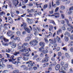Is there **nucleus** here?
Returning a JSON list of instances; mask_svg holds the SVG:
<instances>
[{
    "label": "nucleus",
    "mask_w": 73,
    "mask_h": 73,
    "mask_svg": "<svg viewBox=\"0 0 73 73\" xmlns=\"http://www.w3.org/2000/svg\"><path fill=\"white\" fill-rule=\"evenodd\" d=\"M24 50L25 52V56L26 57H28L29 56V54L28 53H29V51H28V49H26L25 48H23L22 50H19V52H23Z\"/></svg>",
    "instance_id": "obj_1"
},
{
    "label": "nucleus",
    "mask_w": 73,
    "mask_h": 73,
    "mask_svg": "<svg viewBox=\"0 0 73 73\" xmlns=\"http://www.w3.org/2000/svg\"><path fill=\"white\" fill-rule=\"evenodd\" d=\"M38 43V42L36 40H34L30 42V44L31 46L33 47L36 45V44Z\"/></svg>",
    "instance_id": "obj_2"
},
{
    "label": "nucleus",
    "mask_w": 73,
    "mask_h": 73,
    "mask_svg": "<svg viewBox=\"0 0 73 73\" xmlns=\"http://www.w3.org/2000/svg\"><path fill=\"white\" fill-rule=\"evenodd\" d=\"M48 55L47 54H45V57L42 60V62L43 63H45V62H47L49 61V57L48 56Z\"/></svg>",
    "instance_id": "obj_3"
},
{
    "label": "nucleus",
    "mask_w": 73,
    "mask_h": 73,
    "mask_svg": "<svg viewBox=\"0 0 73 73\" xmlns=\"http://www.w3.org/2000/svg\"><path fill=\"white\" fill-rule=\"evenodd\" d=\"M3 41L5 42L3 43V45L4 46H8V44L9 43V39H8L6 38H3Z\"/></svg>",
    "instance_id": "obj_4"
},
{
    "label": "nucleus",
    "mask_w": 73,
    "mask_h": 73,
    "mask_svg": "<svg viewBox=\"0 0 73 73\" xmlns=\"http://www.w3.org/2000/svg\"><path fill=\"white\" fill-rule=\"evenodd\" d=\"M32 62V61H29L26 62V64H29L28 65V67H29L30 68H32V67L33 66V64H35V63L34 62Z\"/></svg>",
    "instance_id": "obj_5"
},
{
    "label": "nucleus",
    "mask_w": 73,
    "mask_h": 73,
    "mask_svg": "<svg viewBox=\"0 0 73 73\" xmlns=\"http://www.w3.org/2000/svg\"><path fill=\"white\" fill-rule=\"evenodd\" d=\"M56 42L59 43H61L62 42L61 40V38L58 37V36H57L56 37L54 38V42Z\"/></svg>",
    "instance_id": "obj_6"
},
{
    "label": "nucleus",
    "mask_w": 73,
    "mask_h": 73,
    "mask_svg": "<svg viewBox=\"0 0 73 73\" xmlns=\"http://www.w3.org/2000/svg\"><path fill=\"white\" fill-rule=\"evenodd\" d=\"M4 58H2L0 59L1 61L0 62V69H1V68H4L5 67V64L3 63V61H4Z\"/></svg>",
    "instance_id": "obj_7"
},
{
    "label": "nucleus",
    "mask_w": 73,
    "mask_h": 73,
    "mask_svg": "<svg viewBox=\"0 0 73 73\" xmlns=\"http://www.w3.org/2000/svg\"><path fill=\"white\" fill-rule=\"evenodd\" d=\"M54 15H48V16H55V18L60 17V13H54Z\"/></svg>",
    "instance_id": "obj_8"
},
{
    "label": "nucleus",
    "mask_w": 73,
    "mask_h": 73,
    "mask_svg": "<svg viewBox=\"0 0 73 73\" xmlns=\"http://www.w3.org/2000/svg\"><path fill=\"white\" fill-rule=\"evenodd\" d=\"M14 57H15V56L14 55H12L11 56V58H12V59H8V60L9 61V62H11L13 64V61L12 60H13V61H15V60H16V58H15V59H14Z\"/></svg>",
    "instance_id": "obj_9"
},
{
    "label": "nucleus",
    "mask_w": 73,
    "mask_h": 73,
    "mask_svg": "<svg viewBox=\"0 0 73 73\" xmlns=\"http://www.w3.org/2000/svg\"><path fill=\"white\" fill-rule=\"evenodd\" d=\"M8 22L10 24H12L13 23V20L11 17H8Z\"/></svg>",
    "instance_id": "obj_10"
},
{
    "label": "nucleus",
    "mask_w": 73,
    "mask_h": 73,
    "mask_svg": "<svg viewBox=\"0 0 73 73\" xmlns=\"http://www.w3.org/2000/svg\"><path fill=\"white\" fill-rule=\"evenodd\" d=\"M39 45L40 46L44 48L45 46V43L43 42H40L39 43Z\"/></svg>",
    "instance_id": "obj_11"
},
{
    "label": "nucleus",
    "mask_w": 73,
    "mask_h": 73,
    "mask_svg": "<svg viewBox=\"0 0 73 73\" xmlns=\"http://www.w3.org/2000/svg\"><path fill=\"white\" fill-rule=\"evenodd\" d=\"M31 35L29 34L28 35V36L25 39V41H28L29 39H31Z\"/></svg>",
    "instance_id": "obj_12"
},
{
    "label": "nucleus",
    "mask_w": 73,
    "mask_h": 73,
    "mask_svg": "<svg viewBox=\"0 0 73 73\" xmlns=\"http://www.w3.org/2000/svg\"><path fill=\"white\" fill-rule=\"evenodd\" d=\"M24 29H25V31L26 32H28V33H29L31 32V30H30V29L28 27H27L24 28Z\"/></svg>",
    "instance_id": "obj_13"
},
{
    "label": "nucleus",
    "mask_w": 73,
    "mask_h": 73,
    "mask_svg": "<svg viewBox=\"0 0 73 73\" xmlns=\"http://www.w3.org/2000/svg\"><path fill=\"white\" fill-rule=\"evenodd\" d=\"M62 30L60 29H58V31H57V35H59L61 34V33H62Z\"/></svg>",
    "instance_id": "obj_14"
},
{
    "label": "nucleus",
    "mask_w": 73,
    "mask_h": 73,
    "mask_svg": "<svg viewBox=\"0 0 73 73\" xmlns=\"http://www.w3.org/2000/svg\"><path fill=\"white\" fill-rule=\"evenodd\" d=\"M60 65L59 64H58L55 67V69L56 70H59V69H60Z\"/></svg>",
    "instance_id": "obj_15"
},
{
    "label": "nucleus",
    "mask_w": 73,
    "mask_h": 73,
    "mask_svg": "<svg viewBox=\"0 0 73 73\" xmlns=\"http://www.w3.org/2000/svg\"><path fill=\"white\" fill-rule=\"evenodd\" d=\"M42 52L43 53V54H46V53H48V50L47 49L43 50L42 51Z\"/></svg>",
    "instance_id": "obj_16"
},
{
    "label": "nucleus",
    "mask_w": 73,
    "mask_h": 73,
    "mask_svg": "<svg viewBox=\"0 0 73 73\" xmlns=\"http://www.w3.org/2000/svg\"><path fill=\"white\" fill-rule=\"evenodd\" d=\"M22 67L23 68V70H28V67L26 66L25 65H22Z\"/></svg>",
    "instance_id": "obj_17"
},
{
    "label": "nucleus",
    "mask_w": 73,
    "mask_h": 73,
    "mask_svg": "<svg viewBox=\"0 0 73 73\" xmlns=\"http://www.w3.org/2000/svg\"><path fill=\"white\" fill-rule=\"evenodd\" d=\"M64 35L65 36H68V37H70V34L68 32L66 31L64 34Z\"/></svg>",
    "instance_id": "obj_18"
},
{
    "label": "nucleus",
    "mask_w": 73,
    "mask_h": 73,
    "mask_svg": "<svg viewBox=\"0 0 73 73\" xmlns=\"http://www.w3.org/2000/svg\"><path fill=\"white\" fill-rule=\"evenodd\" d=\"M28 45V43H25L23 44V45H22L23 48H25L26 47L25 46H27V45Z\"/></svg>",
    "instance_id": "obj_19"
},
{
    "label": "nucleus",
    "mask_w": 73,
    "mask_h": 73,
    "mask_svg": "<svg viewBox=\"0 0 73 73\" xmlns=\"http://www.w3.org/2000/svg\"><path fill=\"white\" fill-rule=\"evenodd\" d=\"M65 56L66 57L68 58H70V55L69 54V53L67 52L65 53Z\"/></svg>",
    "instance_id": "obj_20"
},
{
    "label": "nucleus",
    "mask_w": 73,
    "mask_h": 73,
    "mask_svg": "<svg viewBox=\"0 0 73 73\" xmlns=\"http://www.w3.org/2000/svg\"><path fill=\"white\" fill-rule=\"evenodd\" d=\"M19 54H20V53L19 52H17L16 51H15V53H14L13 54L14 56H18V55H19Z\"/></svg>",
    "instance_id": "obj_21"
},
{
    "label": "nucleus",
    "mask_w": 73,
    "mask_h": 73,
    "mask_svg": "<svg viewBox=\"0 0 73 73\" xmlns=\"http://www.w3.org/2000/svg\"><path fill=\"white\" fill-rule=\"evenodd\" d=\"M64 40L65 41L67 42V41H69V38L67 36H65L64 37Z\"/></svg>",
    "instance_id": "obj_22"
},
{
    "label": "nucleus",
    "mask_w": 73,
    "mask_h": 73,
    "mask_svg": "<svg viewBox=\"0 0 73 73\" xmlns=\"http://www.w3.org/2000/svg\"><path fill=\"white\" fill-rule=\"evenodd\" d=\"M20 63V62L17 61H15L13 62V64H16L17 65H18L19 63Z\"/></svg>",
    "instance_id": "obj_23"
},
{
    "label": "nucleus",
    "mask_w": 73,
    "mask_h": 73,
    "mask_svg": "<svg viewBox=\"0 0 73 73\" xmlns=\"http://www.w3.org/2000/svg\"><path fill=\"white\" fill-rule=\"evenodd\" d=\"M53 28V26L52 25H49V31H51L52 30Z\"/></svg>",
    "instance_id": "obj_24"
},
{
    "label": "nucleus",
    "mask_w": 73,
    "mask_h": 73,
    "mask_svg": "<svg viewBox=\"0 0 73 73\" xmlns=\"http://www.w3.org/2000/svg\"><path fill=\"white\" fill-rule=\"evenodd\" d=\"M17 59L18 61H20L22 59H23V58L21 57H17Z\"/></svg>",
    "instance_id": "obj_25"
},
{
    "label": "nucleus",
    "mask_w": 73,
    "mask_h": 73,
    "mask_svg": "<svg viewBox=\"0 0 73 73\" xmlns=\"http://www.w3.org/2000/svg\"><path fill=\"white\" fill-rule=\"evenodd\" d=\"M43 9H46L48 8V5L45 4L44 5V6L43 7Z\"/></svg>",
    "instance_id": "obj_26"
},
{
    "label": "nucleus",
    "mask_w": 73,
    "mask_h": 73,
    "mask_svg": "<svg viewBox=\"0 0 73 73\" xmlns=\"http://www.w3.org/2000/svg\"><path fill=\"white\" fill-rule=\"evenodd\" d=\"M65 20H66L67 24L68 26H69V25H71L70 24H69V20H68V19H65Z\"/></svg>",
    "instance_id": "obj_27"
},
{
    "label": "nucleus",
    "mask_w": 73,
    "mask_h": 73,
    "mask_svg": "<svg viewBox=\"0 0 73 73\" xmlns=\"http://www.w3.org/2000/svg\"><path fill=\"white\" fill-rule=\"evenodd\" d=\"M13 73H19V70H15L13 71Z\"/></svg>",
    "instance_id": "obj_28"
},
{
    "label": "nucleus",
    "mask_w": 73,
    "mask_h": 73,
    "mask_svg": "<svg viewBox=\"0 0 73 73\" xmlns=\"http://www.w3.org/2000/svg\"><path fill=\"white\" fill-rule=\"evenodd\" d=\"M38 57V55L37 54L35 55L34 56L33 58V60H35L36 58H37Z\"/></svg>",
    "instance_id": "obj_29"
},
{
    "label": "nucleus",
    "mask_w": 73,
    "mask_h": 73,
    "mask_svg": "<svg viewBox=\"0 0 73 73\" xmlns=\"http://www.w3.org/2000/svg\"><path fill=\"white\" fill-rule=\"evenodd\" d=\"M14 40H17V41H19L20 40V38L17 37H15V38H14Z\"/></svg>",
    "instance_id": "obj_30"
},
{
    "label": "nucleus",
    "mask_w": 73,
    "mask_h": 73,
    "mask_svg": "<svg viewBox=\"0 0 73 73\" xmlns=\"http://www.w3.org/2000/svg\"><path fill=\"white\" fill-rule=\"evenodd\" d=\"M32 31L34 32H35V31H37V30L36 29V28L35 27H32Z\"/></svg>",
    "instance_id": "obj_31"
},
{
    "label": "nucleus",
    "mask_w": 73,
    "mask_h": 73,
    "mask_svg": "<svg viewBox=\"0 0 73 73\" xmlns=\"http://www.w3.org/2000/svg\"><path fill=\"white\" fill-rule=\"evenodd\" d=\"M60 9L62 10L65 9V7L63 5H61L60 6Z\"/></svg>",
    "instance_id": "obj_32"
},
{
    "label": "nucleus",
    "mask_w": 73,
    "mask_h": 73,
    "mask_svg": "<svg viewBox=\"0 0 73 73\" xmlns=\"http://www.w3.org/2000/svg\"><path fill=\"white\" fill-rule=\"evenodd\" d=\"M16 44L15 43L13 44L11 46V47L12 48H16Z\"/></svg>",
    "instance_id": "obj_33"
},
{
    "label": "nucleus",
    "mask_w": 73,
    "mask_h": 73,
    "mask_svg": "<svg viewBox=\"0 0 73 73\" xmlns=\"http://www.w3.org/2000/svg\"><path fill=\"white\" fill-rule=\"evenodd\" d=\"M61 70H62V71H64L65 70H66V69H65V68L64 66H62L61 67Z\"/></svg>",
    "instance_id": "obj_34"
},
{
    "label": "nucleus",
    "mask_w": 73,
    "mask_h": 73,
    "mask_svg": "<svg viewBox=\"0 0 73 73\" xmlns=\"http://www.w3.org/2000/svg\"><path fill=\"white\" fill-rule=\"evenodd\" d=\"M5 13L3 11L1 12H0V15L1 16H3V15H5Z\"/></svg>",
    "instance_id": "obj_35"
},
{
    "label": "nucleus",
    "mask_w": 73,
    "mask_h": 73,
    "mask_svg": "<svg viewBox=\"0 0 73 73\" xmlns=\"http://www.w3.org/2000/svg\"><path fill=\"white\" fill-rule=\"evenodd\" d=\"M14 44L13 42H10L8 43V45H12Z\"/></svg>",
    "instance_id": "obj_36"
},
{
    "label": "nucleus",
    "mask_w": 73,
    "mask_h": 73,
    "mask_svg": "<svg viewBox=\"0 0 73 73\" xmlns=\"http://www.w3.org/2000/svg\"><path fill=\"white\" fill-rule=\"evenodd\" d=\"M35 11L34 9H32L31 10H29L28 11V13H32L34 12V11Z\"/></svg>",
    "instance_id": "obj_37"
},
{
    "label": "nucleus",
    "mask_w": 73,
    "mask_h": 73,
    "mask_svg": "<svg viewBox=\"0 0 73 73\" xmlns=\"http://www.w3.org/2000/svg\"><path fill=\"white\" fill-rule=\"evenodd\" d=\"M23 26H24V28H25V27H27V24H26L25 23H24V24H21V27H23Z\"/></svg>",
    "instance_id": "obj_38"
},
{
    "label": "nucleus",
    "mask_w": 73,
    "mask_h": 73,
    "mask_svg": "<svg viewBox=\"0 0 73 73\" xmlns=\"http://www.w3.org/2000/svg\"><path fill=\"white\" fill-rule=\"evenodd\" d=\"M42 49H44V47H41L39 48V50L40 51V52H42Z\"/></svg>",
    "instance_id": "obj_39"
},
{
    "label": "nucleus",
    "mask_w": 73,
    "mask_h": 73,
    "mask_svg": "<svg viewBox=\"0 0 73 73\" xmlns=\"http://www.w3.org/2000/svg\"><path fill=\"white\" fill-rule=\"evenodd\" d=\"M11 49L7 48L6 50V52H7V53H9V52H11Z\"/></svg>",
    "instance_id": "obj_40"
},
{
    "label": "nucleus",
    "mask_w": 73,
    "mask_h": 73,
    "mask_svg": "<svg viewBox=\"0 0 73 73\" xmlns=\"http://www.w3.org/2000/svg\"><path fill=\"white\" fill-rule=\"evenodd\" d=\"M61 55H62V54L61 53V52H59L58 53V57H60L61 56Z\"/></svg>",
    "instance_id": "obj_41"
},
{
    "label": "nucleus",
    "mask_w": 73,
    "mask_h": 73,
    "mask_svg": "<svg viewBox=\"0 0 73 73\" xmlns=\"http://www.w3.org/2000/svg\"><path fill=\"white\" fill-rule=\"evenodd\" d=\"M48 8L49 9H50L52 8V5H51V3H49L48 5Z\"/></svg>",
    "instance_id": "obj_42"
},
{
    "label": "nucleus",
    "mask_w": 73,
    "mask_h": 73,
    "mask_svg": "<svg viewBox=\"0 0 73 73\" xmlns=\"http://www.w3.org/2000/svg\"><path fill=\"white\" fill-rule=\"evenodd\" d=\"M23 60H25V61H27L28 60V57H23Z\"/></svg>",
    "instance_id": "obj_43"
},
{
    "label": "nucleus",
    "mask_w": 73,
    "mask_h": 73,
    "mask_svg": "<svg viewBox=\"0 0 73 73\" xmlns=\"http://www.w3.org/2000/svg\"><path fill=\"white\" fill-rule=\"evenodd\" d=\"M16 33L17 34L18 36H20V34H21V33L19 31H17Z\"/></svg>",
    "instance_id": "obj_44"
},
{
    "label": "nucleus",
    "mask_w": 73,
    "mask_h": 73,
    "mask_svg": "<svg viewBox=\"0 0 73 73\" xmlns=\"http://www.w3.org/2000/svg\"><path fill=\"white\" fill-rule=\"evenodd\" d=\"M28 5L29 7H32V6H33V3H30L29 4H28Z\"/></svg>",
    "instance_id": "obj_45"
},
{
    "label": "nucleus",
    "mask_w": 73,
    "mask_h": 73,
    "mask_svg": "<svg viewBox=\"0 0 73 73\" xmlns=\"http://www.w3.org/2000/svg\"><path fill=\"white\" fill-rule=\"evenodd\" d=\"M11 16L12 17H14L15 16V14L13 12L11 13Z\"/></svg>",
    "instance_id": "obj_46"
},
{
    "label": "nucleus",
    "mask_w": 73,
    "mask_h": 73,
    "mask_svg": "<svg viewBox=\"0 0 73 73\" xmlns=\"http://www.w3.org/2000/svg\"><path fill=\"white\" fill-rule=\"evenodd\" d=\"M40 60H41V58H39L36 59V60L38 62L40 61Z\"/></svg>",
    "instance_id": "obj_47"
},
{
    "label": "nucleus",
    "mask_w": 73,
    "mask_h": 73,
    "mask_svg": "<svg viewBox=\"0 0 73 73\" xmlns=\"http://www.w3.org/2000/svg\"><path fill=\"white\" fill-rule=\"evenodd\" d=\"M23 49V46H19L18 48V49Z\"/></svg>",
    "instance_id": "obj_48"
},
{
    "label": "nucleus",
    "mask_w": 73,
    "mask_h": 73,
    "mask_svg": "<svg viewBox=\"0 0 73 73\" xmlns=\"http://www.w3.org/2000/svg\"><path fill=\"white\" fill-rule=\"evenodd\" d=\"M73 6H72L70 7L69 9V11H72V10H73Z\"/></svg>",
    "instance_id": "obj_49"
},
{
    "label": "nucleus",
    "mask_w": 73,
    "mask_h": 73,
    "mask_svg": "<svg viewBox=\"0 0 73 73\" xmlns=\"http://www.w3.org/2000/svg\"><path fill=\"white\" fill-rule=\"evenodd\" d=\"M44 40L45 41V42L46 43H48V39L46 38H44Z\"/></svg>",
    "instance_id": "obj_50"
},
{
    "label": "nucleus",
    "mask_w": 73,
    "mask_h": 73,
    "mask_svg": "<svg viewBox=\"0 0 73 73\" xmlns=\"http://www.w3.org/2000/svg\"><path fill=\"white\" fill-rule=\"evenodd\" d=\"M61 17L62 19H64L65 18V15L63 14H61Z\"/></svg>",
    "instance_id": "obj_51"
},
{
    "label": "nucleus",
    "mask_w": 73,
    "mask_h": 73,
    "mask_svg": "<svg viewBox=\"0 0 73 73\" xmlns=\"http://www.w3.org/2000/svg\"><path fill=\"white\" fill-rule=\"evenodd\" d=\"M58 9H59V8L58 7H57L55 9V12H57L58 11Z\"/></svg>",
    "instance_id": "obj_52"
},
{
    "label": "nucleus",
    "mask_w": 73,
    "mask_h": 73,
    "mask_svg": "<svg viewBox=\"0 0 73 73\" xmlns=\"http://www.w3.org/2000/svg\"><path fill=\"white\" fill-rule=\"evenodd\" d=\"M51 60L52 61H55V58L53 57H52L51 58Z\"/></svg>",
    "instance_id": "obj_53"
},
{
    "label": "nucleus",
    "mask_w": 73,
    "mask_h": 73,
    "mask_svg": "<svg viewBox=\"0 0 73 73\" xmlns=\"http://www.w3.org/2000/svg\"><path fill=\"white\" fill-rule=\"evenodd\" d=\"M67 30L68 31H69V32H70V31H72L71 28H67Z\"/></svg>",
    "instance_id": "obj_54"
},
{
    "label": "nucleus",
    "mask_w": 73,
    "mask_h": 73,
    "mask_svg": "<svg viewBox=\"0 0 73 73\" xmlns=\"http://www.w3.org/2000/svg\"><path fill=\"white\" fill-rule=\"evenodd\" d=\"M34 34L35 36H36V35H37V33H38V32H37V31H34Z\"/></svg>",
    "instance_id": "obj_55"
},
{
    "label": "nucleus",
    "mask_w": 73,
    "mask_h": 73,
    "mask_svg": "<svg viewBox=\"0 0 73 73\" xmlns=\"http://www.w3.org/2000/svg\"><path fill=\"white\" fill-rule=\"evenodd\" d=\"M68 27H71V30L72 29H73V26L72 25H70L68 26Z\"/></svg>",
    "instance_id": "obj_56"
},
{
    "label": "nucleus",
    "mask_w": 73,
    "mask_h": 73,
    "mask_svg": "<svg viewBox=\"0 0 73 73\" xmlns=\"http://www.w3.org/2000/svg\"><path fill=\"white\" fill-rule=\"evenodd\" d=\"M44 54L42 53H41L40 54V56L41 57H44Z\"/></svg>",
    "instance_id": "obj_57"
},
{
    "label": "nucleus",
    "mask_w": 73,
    "mask_h": 73,
    "mask_svg": "<svg viewBox=\"0 0 73 73\" xmlns=\"http://www.w3.org/2000/svg\"><path fill=\"white\" fill-rule=\"evenodd\" d=\"M61 24H65V21L63 20H62L61 21Z\"/></svg>",
    "instance_id": "obj_58"
},
{
    "label": "nucleus",
    "mask_w": 73,
    "mask_h": 73,
    "mask_svg": "<svg viewBox=\"0 0 73 73\" xmlns=\"http://www.w3.org/2000/svg\"><path fill=\"white\" fill-rule=\"evenodd\" d=\"M72 13V11H70L67 13L68 15H70Z\"/></svg>",
    "instance_id": "obj_59"
},
{
    "label": "nucleus",
    "mask_w": 73,
    "mask_h": 73,
    "mask_svg": "<svg viewBox=\"0 0 73 73\" xmlns=\"http://www.w3.org/2000/svg\"><path fill=\"white\" fill-rule=\"evenodd\" d=\"M56 5H60V2L58 1L56 2Z\"/></svg>",
    "instance_id": "obj_60"
},
{
    "label": "nucleus",
    "mask_w": 73,
    "mask_h": 73,
    "mask_svg": "<svg viewBox=\"0 0 73 73\" xmlns=\"http://www.w3.org/2000/svg\"><path fill=\"white\" fill-rule=\"evenodd\" d=\"M70 50L71 52H73V48L71 47L70 49Z\"/></svg>",
    "instance_id": "obj_61"
},
{
    "label": "nucleus",
    "mask_w": 73,
    "mask_h": 73,
    "mask_svg": "<svg viewBox=\"0 0 73 73\" xmlns=\"http://www.w3.org/2000/svg\"><path fill=\"white\" fill-rule=\"evenodd\" d=\"M49 12L50 14L52 15V14H53V11H49Z\"/></svg>",
    "instance_id": "obj_62"
},
{
    "label": "nucleus",
    "mask_w": 73,
    "mask_h": 73,
    "mask_svg": "<svg viewBox=\"0 0 73 73\" xmlns=\"http://www.w3.org/2000/svg\"><path fill=\"white\" fill-rule=\"evenodd\" d=\"M70 43L71 44L70 46H73V41H71L70 42Z\"/></svg>",
    "instance_id": "obj_63"
},
{
    "label": "nucleus",
    "mask_w": 73,
    "mask_h": 73,
    "mask_svg": "<svg viewBox=\"0 0 73 73\" xmlns=\"http://www.w3.org/2000/svg\"><path fill=\"white\" fill-rule=\"evenodd\" d=\"M70 39L72 40H73V35H72L70 36Z\"/></svg>",
    "instance_id": "obj_64"
}]
</instances>
